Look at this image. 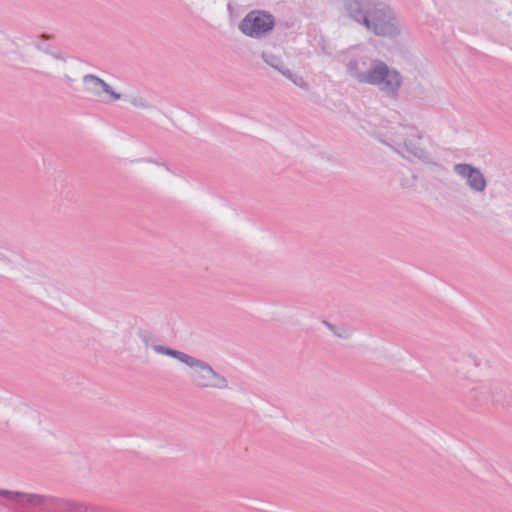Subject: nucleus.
<instances>
[{
  "mask_svg": "<svg viewBox=\"0 0 512 512\" xmlns=\"http://www.w3.org/2000/svg\"><path fill=\"white\" fill-rule=\"evenodd\" d=\"M329 331L335 337L341 339H348L353 332V329L346 322H323Z\"/></svg>",
  "mask_w": 512,
  "mask_h": 512,
  "instance_id": "10",
  "label": "nucleus"
},
{
  "mask_svg": "<svg viewBox=\"0 0 512 512\" xmlns=\"http://www.w3.org/2000/svg\"><path fill=\"white\" fill-rule=\"evenodd\" d=\"M491 384H496L498 388L492 390L490 402L501 405H509L510 401L507 399L508 388L499 382H491Z\"/></svg>",
  "mask_w": 512,
  "mask_h": 512,
  "instance_id": "11",
  "label": "nucleus"
},
{
  "mask_svg": "<svg viewBox=\"0 0 512 512\" xmlns=\"http://www.w3.org/2000/svg\"><path fill=\"white\" fill-rule=\"evenodd\" d=\"M462 361L467 367H477L479 366V360L476 355L472 353L463 354Z\"/></svg>",
  "mask_w": 512,
  "mask_h": 512,
  "instance_id": "13",
  "label": "nucleus"
},
{
  "mask_svg": "<svg viewBox=\"0 0 512 512\" xmlns=\"http://www.w3.org/2000/svg\"><path fill=\"white\" fill-rule=\"evenodd\" d=\"M152 349L158 353V354H162V355H166V356H169V357H172L174 359H177L178 361H180L181 363H184L187 365V363L189 362V360L191 359L192 356L184 353V352H181L179 350H175L173 348H170V347H166V346H163V345H160V344H154L152 346Z\"/></svg>",
  "mask_w": 512,
  "mask_h": 512,
  "instance_id": "9",
  "label": "nucleus"
},
{
  "mask_svg": "<svg viewBox=\"0 0 512 512\" xmlns=\"http://www.w3.org/2000/svg\"><path fill=\"white\" fill-rule=\"evenodd\" d=\"M187 366L191 368L188 375L194 386L214 389L228 388V380L216 372L209 363L192 356Z\"/></svg>",
  "mask_w": 512,
  "mask_h": 512,
  "instance_id": "3",
  "label": "nucleus"
},
{
  "mask_svg": "<svg viewBox=\"0 0 512 512\" xmlns=\"http://www.w3.org/2000/svg\"><path fill=\"white\" fill-rule=\"evenodd\" d=\"M497 388L498 386L491 382L480 383L470 391L469 397L479 405L487 404L491 400L492 390Z\"/></svg>",
  "mask_w": 512,
  "mask_h": 512,
  "instance_id": "8",
  "label": "nucleus"
},
{
  "mask_svg": "<svg viewBox=\"0 0 512 512\" xmlns=\"http://www.w3.org/2000/svg\"><path fill=\"white\" fill-rule=\"evenodd\" d=\"M138 336L142 340V342L144 343V345L146 347H149V346L152 347L154 344H156L155 336L148 330L140 329L138 331Z\"/></svg>",
  "mask_w": 512,
  "mask_h": 512,
  "instance_id": "12",
  "label": "nucleus"
},
{
  "mask_svg": "<svg viewBox=\"0 0 512 512\" xmlns=\"http://www.w3.org/2000/svg\"><path fill=\"white\" fill-rule=\"evenodd\" d=\"M355 76L360 82L381 85L387 93H394L401 86L400 74L383 62L376 63L368 73H355Z\"/></svg>",
  "mask_w": 512,
  "mask_h": 512,
  "instance_id": "4",
  "label": "nucleus"
},
{
  "mask_svg": "<svg viewBox=\"0 0 512 512\" xmlns=\"http://www.w3.org/2000/svg\"><path fill=\"white\" fill-rule=\"evenodd\" d=\"M455 170L461 176L467 177L471 188L477 191H482L485 188L486 182L483 175L470 165L458 164L455 166Z\"/></svg>",
  "mask_w": 512,
  "mask_h": 512,
  "instance_id": "6",
  "label": "nucleus"
},
{
  "mask_svg": "<svg viewBox=\"0 0 512 512\" xmlns=\"http://www.w3.org/2000/svg\"><path fill=\"white\" fill-rule=\"evenodd\" d=\"M0 496L13 499L23 507H40L42 512H82L83 509L86 510V506L82 503H77L54 496L11 491L7 489H0Z\"/></svg>",
  "mask_w": 512,
  "mask_h": 512,
  "instance_id": "1",
  "label": "nucleus"
},
{
  "mask_svg": "<svg viewBox=\"0 0 512 512\" xmlns=\"http://www.w3.org/2000/svg\"><path fill=\"white\" fill-rule=\"evenodd\" d=\"M362 9L365 10L363 23L367 29L372 30L377 35H391L394 32L393 18L384 5L371 2L360 4L356 0L349 3V10L357 20L362 14Z\"/></svg>",
  "mask_w": 512,
  "mask_h": 512,
  "instance_id": "2",
  "label": "nucleus"
},
{
  "mask_svg": "<svg viewBox=\"0 0 512 512\" xmlns=\"http://www.w3.org/2000/svg\"><path fill=\"white\" fill-rule=\"evenodd\" d=\"M273 18L264 12L252 11L241 21L239 28L247 36L260 37L273 28Z\"/></svg>",
  "mask_w": 512,
  "mask_h": 512,
  "instance_id": "5",
  "label": "nucleus"
},
{
  "mask_svg": "<svg viewBox=\"0 0 512 512\" xmlns=\"http://www.w3.org/2000/svg\"><path fill=\"white\" fill-rule=\"evenodd\" d=\"M84 85L89 92L95 94L105 92L109 94L112 100H119L121 97L120 94L114 92L107 83L93 75L84 78Z\"/></svg>",
  "mask_w": 512,
  "mask_h": 512,
  "instance_id": "7",
  "label": "nucleus"
}]
</instances>
